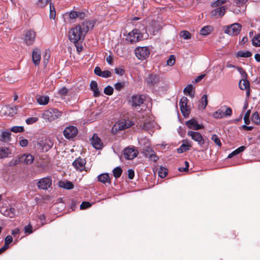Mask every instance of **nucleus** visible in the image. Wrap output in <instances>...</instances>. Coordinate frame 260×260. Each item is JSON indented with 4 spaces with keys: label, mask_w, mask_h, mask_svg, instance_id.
I'll use <instances>...</instances> for the list:
<instances>
[{
    "label": "nucleus",
    "mask_w": 260,
    "mask_h": 260,
    "mask_svg": "<svg viewBox=\"0 0 260 260\" xmlns=\"http://www.w3.org/2000/svg\"><path fill=\"white\" fill-rule=\"evenodd\" d=\"M96 22V20H85L70 29L69 31V39L75 45L80 41L82 42L87 34L93 29Z\"/></svg>",
    "instance_id": "f257e3e1"
},
{
    "label": "nucleus",
    "mask_w": 260,
    "mask_h": 260,
    "mask_svg": "<svg viewBox=\"0 0 260 260\" xmlns=\"http://www.w3.org/2000/svg\"><path fill=\"white\" fill-rule=\"evenodd\" d=\"M143 95L142 94L134 95L131 98L132 106L138 112H145L146 114L151 112V108L144 103Z\"/></svg>",
    "instance_id": "f03ea898"
},
{
    "label": "nucleus",
    "mask_w": 260,
    "mask_h": 260,
    "mask_svg": "<svg viewBox=\"0 0 260 260\" xmlns=\"http://www.w3.org/2000/svg\"><path fill=\"white\" fill-rule=\"evenodd\" d=\"M135 52L136 57L141 60L148 58L150 54V51L147 47H138L135 49Z\"/></svg>",
    "instance_id": "7ed1b4c3"
},
{
    "label": "nucleus",
    "mask_w": 260,
    "mask_h": 260,
    "mask_svg": "<svg viewBox=\"0 0 260 260\" xmlns=\"http://www.w3.org/2000/svg\"><path fill=\"white\" fill-rule=\"evenodd\" d=\"M241 29V25L237 23L228 26L224 29V32L230 36H237Z\"/></svg>",
    "instance_id": "20e7f679"
},
{
    "label": "nucleus",
    "mask_w": 260,
    "mask_h": 260,
    "mask_svg": "<svg viewBox=\"0 0 260 260\" xmlns=\"http://www.w3.org/2000/svg\"><path fill=\"white\" fill-rule=\"evenodd\" d=\"M52 180L50 177H46L40 179L37 183V186L40 189L46 190L51 186Z\"/></svg>",
    "instance_id": "39448f33"
},
{
    "label": "nucleus",
    "mask_w": 260,
    "mask_h": 260,
    "mask_svg": "<svg viewBox=\"0 0 260 260\" xmlns=\"http://www.w3.org/2000/svg\"><path fill=\"white\" fill-rule=\"evenodd\" d=\"M78 133V129L76 126L70 125L65 128L63 135L66 138L71 139L74 138Z\"/></svg>",
    "instance_id": "423d86ee"
},
{
    "label": "nucleus",
    "mask_w": 260,
    "mask_h": 260,
    "mask_svg": "<svg viewBox=\"0 0 260 260\" xmlns=\"http://www.w3.org/2000/svg\"><path fill=\"white\" fill-rule=\"evenodd\" d=\"M138 152L134 148H126L124 150V156L125 159L128 160L133 159L138 155Z\"/></svg>",
    "instance_id": "0eeeda50"
},
{
    "label": "nucleus",
    "mask_w": 260,
    "mask_h": 260,
    "mask_svg": "<svg viewBox=\"0 0 260 260\" xmlns=\"http://www.w3.org/2000/svg\"><path fill=\"white\" fill-rule=\"evenodd\" d=\"M187 135L194 141L198 142V144L202 146L205 143V141L202 136L199 132L189 131Z\"/></svg>",
    "instance_id": "6e6552de"
},
{
    "label": "nucleus",
    "mask_w": 260,
    "mask_h": 260,
    "mask_svg": "<svg viewBox=\"0 0 260 260\" xmlns=\"http://www.w3.org/2000/svg\"><path fill=\"white\" fill-rule=\"evenodd\" d=\"M188 99L186 97L183 96L180 100L179 105L182 114H188L190 112V108L187 105Z\"/></svg>",
    "instance_id": "1a4fd4ad"
},
{
    "label": "nucleus",
    "mask_w": 260,
    "mask_h": 260,
    "mask_svg": "<svg viewBox=\"0 0 260 260\" xmlns=\"http://www.w3.org/2000/svg\"><path fill=\"white\" fill-rule=\"evenodd\" d=\"M36 38V33L34 31L29 30L26 31L24 38V42L27 45H32Z\"/></svg>",
    "instance_id": "9d476101"
},
{
    "label": "nucleus",
    "mask_w": 260,
    "mask_h": 260,
    "mask_svg": "<svg viewBox=\"0 0 260 260\" xmlns=\"http://www.w3.org/2000/svg\"><path fill=\"white\" fill-rule=\"evenodd\" d=\"M86 160L84 158L78 157L73 162V166L77 170L80 171H82L85 170V165Z\"/></svg>",
    "instance_id": "9b49d317"
},
{
    "label": "nucleus",
    "mask_w": 260,
    "mask_h": 260,
    "mask_svg": "<svg viewBox=\"0 0 260 260\" xmlns=\"http://www.w3.org/2000/svg\"><path fill=\"white\" fill-rule=\"evenodd\" d=\"M92 146L96 149H101L102 148L103 145L96 134H94L90 140Z\"/></svg>",
    "instance_id": "f8f14e48"
},
{
    "label": "nucleus",
    "mask_w": 260,
    "mask_h": 260,
    "mask_svg": "<svg viewBox=\"0 0 260 260\" xmlns=\"http://www.w3.org/2000/svg\"><path fill=\"white\" fill-rule=\"evenodd\" d=\"M159 77L156 75L150 74L147 77V84L150 86H157L159 82Z\"/></svg>",
    "instance_id": "ddd939ff"
},
{
    "label": "nucleus",
    "mask_w": 260,
    "mask_h": 260,
    "mask_svg": "<svg viewBox=\"0 0 260 260\" xmlns=\"http://www.w3.org/2000/svg\"><path fill=\"white\" fill-rule=\"evenodd\" d=\"M143 154L145 157L150 158L154 162L158 159V157L155 154L154 151L150 147H146L144 149Z\"/></svg>",
    "instance_id": "4468645a"
},
{
    "label": "nucleus",
    "mask_w": 260,
    "mask_h": 260,
    "mask_svg": "<svg viewBox=\"0 0 260 260\" xmlns=\"http://www.w3.org/2000/svg\"><path fill=\"white\" fill-rule=\"evenodd\" d=\"M143 37V36L135 34V32H134V31L132 30L131 32L128 33L126 40L130 42L131 44H133L138 42L140 40H142Z\"/></svg>",
    "instance_id": "2eb2a0df"
},
{
    "label": "nucleus",
    "mask_w": 260,
    "mask_h": 260,
    "mask_svg": "<svg viewBox=\"0 0 260 260\" xmlns=\"http://www.w3.org/2000/svg\"><path fill=\"white\" fill-rule=\"evenodd\" d=\"M225 6L217 7L215 9L211 12V15L212 17L218 18L222 17L225 14Z\"/></svg>",
    "instance_id": "dca6fc26"
},
{
    "label": "nucleus",
    "mask_w": 260,
    "mask_h": 260,
    "mask_svg": "<svg viewBox=\"0 0 260 260\" xmlns=\"http://www.w3.org/2000/svg\"><path fill=\"white\" fill-rule=\"evenodd\" d=\"M41 58V51L38 48H35L33 50L32 53V59L34 63L36 66L40 64Z\"/></svg>",
    "instance_id": "f3484780"
},
{
    "label": "nucleus",
    "mask_w": 260,
    "mask_h": 260,
    "mask_svg": "<svg viewBox=\"0 0 260 260\" xmlns=\"http://www.w3.org/2000/svg\"><path fill=\"white\" fill-rule=\"evenodd\" d=\"M21 163L30 165L34 160V157L30 154H24L20 156Z\"/></svg>",
    "instance_id": "a211bd4d"
},
{
    "label": "nucleus",
    "mask_w": 260,
    "mask_h": 260,
    "mask_svg": "<svg viewBox=\"0 0 260 260\" xmlns=\"http://www.w3.org/2000/svg\"><path fill=\"white\" fill-rule=\"evenodd\" d=\"M185 124L188 128H193L195 130H199L203 127L201 125L197 123V121L194 119H191L186 121Z\"/></svg>",
    "instance_id": "6ab92c4d"
},
{
    "label": "nucleus",
    "mask_w": 260,
    "mask_h": 260,
    "mask_svg": "<svg viewBox=\"0 0 260 260\" xmlns=\"http://www.w3.org/2000/svg\"><path fill=\"white\" fill-rule=\"evenodd\" d=\"M90 89L93 92L94 97H98L100 95V91L99 89L98 84L96 81L92 80L90 83Z\"/></svg>",
    "instance_id": "aec40b11"
},
{
    "label": "nucleus",
    "mask_w": 260,
    "mask_h": 260,
    "mask_svg": "<svg viewBox=\"0 0 260 260\" xmlns=\"http://www.w3.org/2000/svg\"><path fill=\"white\" fill-rule=\"evenodd\" d=\"M135 32V34H138L143 36L144 32L146 31L145 26L141 23H138L136 25V28L133 30Z\"/></svg>",
    "instance_id": "412c9836"
},
{
    "label": "nucleus",
    "mask_w": 260,
    "mask_h": 260,
    "mask_svg": "<svg viewBox=\"0 0 260 260\" xmlns=\"http://www.w3.org/2000/svg\"><path fill=\"white\" fill-rule=\"evenodd\" d=\"M183 92L186 95L193 98L194 95V91L192 84H188L184 89Z\"/></svg>",
    "instance_id": "4be33fe9"
},
{
    "label": "nucleus",
    "mask_w": 260,
    "mask_h": 260,
    "mask_svg": "<svg viewBox=\"0 0 260 260\" xmlns=\"http://www.w3.org/2000/svg\"><path fill=\"white\" fill-rule=\"evenodd\" d=\"M98 181L106 184V183H108L109 184L111 183L110 179L109 177V175L108 173H103L101 175H99L98 177Z\"/></svg>",
    "instance_id": "5701e85b"
},
{
    "label": "nucleus",
    "mask_w": 260,
    "mask_h": 260,
    "mask_svg": "<svg viewBox=\"0 0 260 260\" xmlns=\"http://www.w3.org/2000/svg\"><path fill=\"white\" fill-rule=\"evenodd\" d=\"M58 185L60 187L67 189H71L74 188V184L69 181H60L58 182Z\"/></svg>",
    "instance_id": "b1692460"
},
{
    "label": "nucleus",
    "mask_w": 260,
    "mask_h": 260,
    "mask_svg": "<svg viewBox=\"0 0 260 260\" xmlns=\"http://www.w3.org/2000/svg\"><path fill=\"white\" fill-rule=\"evenodd\" d=\"M5 216L10 218H14L16 216V210L14 208H7L3 213Z\"/></svg>",
    "instance_id": "393cba45"
},
{
    "label": "nucleus",
    "mask_w": 260,
    "mask_h": 260,
    "mask_svg": "<svg viewBox=\"0 0 260 260\" xmlns=\"http://www.w3.org/2000/svg\"><path fill=\"white\" fill-rule=\"evenodd\" d=\"M232 110L230 107L226 106H221L218 110L216 111L214 114H232Z\"/></svg>",
    "instance_id": "a878e982"
},
{
    "label": "nucleus",
    "mask_w": 260,
    "mask_h": 260,
    "mask_svg": "<svg viewBox=\"0 0 260 260\" xmlns=\"http://www.w3.org/2000/svg\"><path fill=\"white\" fill-rule=\"evenodd\" d=\"M11 154V151L9 148L0 147V158L7 157Z\"/></svg>",
    "instance_id": "bb28decb"
},
{
    "label": "nucleus",
    "mask_w": 260,
    "mask_h": 260,
    "mask_svg": "<svg viewBox=\"0 0 260 260\" xmlns=\"http://www.w3.org/2000/svg\"><path fill=\"white\" fill-rule=\"evenodd\" d=\"M208 103L207 96L203 95L201 100L199 102L198 108L199 109H204L207 106Z\"/></svg>",
    "instance_id": "cd10ccee"
},
{
    "label": "nucleus",
    "mask_w": 260,
    "mask_h": 260,
    "mask_svg": "<svg viewBox=\"0 0 260 260\" xmlns=\"http://www.w3.org/2000/svg\"><path fill=\"white\" fill-rule=\"evenodd\" d=\"M37 100L40 105H45L48 103L49 97L47 95H42L38 97Z\"/></svg>",
    "instance_id": "c85d7f7f"
},
{
    "label": "nucleus",
    "mask_w": 260,
    "mask_h": 260,
    "mask_svg": "<svg viewBox=\"0 0 260 260\" xmlns=\"http://www.w3.org/2000/svg\"><path fill=\"white\" fill-rule=\"evenodd\" d=\"M213 30V28L211 26L207 25L203 27L200 30V34L203 36H207L211 33Z\"/></svg>",
    "instance_id": "c756f323"
},
{
    "label": "nucleus",
    "mask_w": 260,
    "mask_h": 260,
    "mask_svg": "<svg viewBox=\"0 0 260 260\" xmlns=\"http://www.w3.org/2000/svg\"><path fill=\"white\" fill-rule=\"evenodd\" d=\"M11 140V133L9 131H4L2 134V140L8 142Z\"/></svg>",
    "instance_id": "7c9ffc66"
},
{
    "label": "nucleus",
    "mask_w": 260,
    "mask_h": 260,
    "mask_svg": "<svg viewBox=\"0 0 260 260\" xmlns=\"http://www.w3.org/2000/svg\"><path fill=\"white\" fill-rule=\"evenodd\" d=\"M191 147L190 145L188 144H182L180 147L177 149V152L179 153H182L188 150H189V148Z\"/></svg>",
    "instance_id": "2f4dec72"
},
{
    "label": "nucleus",
    "mask_w": 260,
    "mask_h": 260,
    "mask_svg": "<svg viewBox=\"0 0 260 260\" xmlns=\"http://www.w3.org/2000/svg\"><path fill=\"white\" fill-rule=\"evenodd\" d=\"M167 174L168 171L166 168L161 166L159 168L158 170V174L160 177L164 178L167 176Z\"/></svg>",
    "instance_id": "473e14b6"
},
{
    "label": "nucleus",
    "mask_w": 260,
    "mask_h": 260,
    "mask_svg": "<svg viewBox=\"0 0 260 260\" xmlns=\"http://www.w3.org/2000/svg\"><path fill=\"white\" fill-rule=\"evenodd\" d=\"M43 119L46 121L51 122L58 118V115H42Z\"/></svg>",
    "instance_id": "72a5a7b5"
},
{
    "label": "nucleus",
    "mask_w": 260,
    "mask_h": 260,
    "mask_svg": "<svg viewBox=\"0 0 260 260\" xmlns=\"http://www.w3.org/2000/svg\"><path fill=\"white\" fill-rule=\"evenodd\" d=\"M252 43L253 46L260 47V34H258L253 37L252 40Z\"/></svg>",
    "instance_id": "f704fd0d"
},
{
    "label": "nucleus",
    "mask_w": 260,
    "mask_h": 260,
    "mask_svg": "<svg viewBox=\"0 0 260 260\" xmlns=\"http://www.w3.org/2000/svg\"><path fill=\"white\" fill-rule=\"evenodd\" d=\"M122 172V170L120 167H117L113 170V176L115 178L120 177Z\"/></svg>",
    "instance_id": "c9c22d12"
},
{
    "label": "nucleus",
    "mask_w": 260,
    "mask_h": 260,
    "mask_svg": "<svg viewBox=\"0 0 260 260\" xmlns=\"http://www.w3.org/2000/svg\"><path fill=\"white\" fill-rule=\"evenodd\" d=\"M56 16V11L54 6L52 3H50V19H54Z\"/></svg>",
    "instance_id": "e433bc0d"
},
{
    "label": "nucleus",
    "mask_w": 260,
    "mask_h": 260,
    "mask_svg": "<svg viewBox=\"0 0 260 260\" xmlns=\"http://www.w3.org/2000/svg\"><path fill=\"white\" fill-rule=\"evenodd\" d=\"M180 36L185 40H188L191 38V34L187 30H182L180 33Z\"/></svg>",
    "instance_id": "4c0bfd02"
},
{
    "label": "nucleus",
    "mask_w": 260,
    "mask_h": 260,
    "mask_svg": "<svg viewBox=\"0 0 260 260\" xmlns=\"http://www.w3.org/2000/svg\"><path fill=\"white\" fill-rule=\"evenodd\" d=\"M243 151H244V146L240 147L239 148H237V149L233 151L232 153L229 154L228 157L229 158H232L234 155L239 154L240 152H242Z\"/></svg>",
    "instance_id": "58836bf2"
},
{
    "label": "nucleus",
    "mask_w": 260,
    "mask_h": 260,
    "mask_svg": "<svg viewBox=\"0 0 260 260\" xmlns=\"http://www.w3.org/2000/svg\"><path fill=\"white\" fill-rule=\"evenodd\" d=\"M125 119H122L119 121L117 122L115 125L116 127V129L118 128V130H123L124 129L122 128V127H125Z\"/></svg>",
    "instance_id": "ea45409f"
},
{
    "label": "nucleus",
    "mask_w": 260,
    "mask_h": 260,
    "mask_svg": "<svg viewBox=\"0 0 260 260\" xmlns=\"http://www.w3.org/2000/svg\"><path fill=\"white\" fill-rule=\"evenodd\" d=\"M24 130V127L20 126H14L11 128V131L15 133L23 132Z\"/></svg>",
    "instance_id": "a19ab883"
},
{
    "label": "nucleus",
    "mask_w": 260,
    "mask_h": 260,
    "mask_svg": "<svg viewBox=\"0 0 260 260\" xmlns=\"http://www.w3.org/2000/svg\"><path fill=\"white\" fill-rule=\"evenodd\" d=\"M245 76L247 77V74L245 72V90L246 91L247 96H249L250 92V83L246 79Z\"/></svg>",
    "instance_id": "79ce46f5"
},
{
    "label": "nucleus",
    "mask_w": 260,
    "mask_h": 260,
    "mask_svg": "<svg viewBox=\"0 0 260 260\" xmlns=\"http://www.w3.org/2000/svg\"><path fill=\"white\" fill-rule=\"evenodd\" d=\"M250 115H245V131H251L253 128L252 126H247V124H249L248 119Z\"/></svg>",
    "instance_id": "37998d69"
},
{
    "label": "nucleus",
    "mask_w": 260,
    "mask_h": 260,
    "mask_svg": "<svg viewBox=\"0 0 260 260\" xmlns=\"http://www.w3.org/2000/svg\"><path fill=\"white\" fill-rule=\"evenodd\" d=\"M104 92L106 95H111L113 93V88L110 85H108L104 88Z\"/></svg>",
    "instance_id": "c03bdc74"
},
{
    "label": "nucleus",
    "mask_w": 260,
    "mask_h": 260,
    "mask_svg": "<svg viewBox=\"0 0 260 260\" xmlns=\"http://www.w3.org/2000/svg\"><path fill=\"white\" fill-rule=\"evenodd\" d=\"M53 145V142L50 139H49L46 141L44 144L43 147L45 149L46 151H47L52 148Z\"/></svg>",
    "instance_id": "a18cd8bd"
},
{
    "label": "nucleus",
    "mask_w": 260,
    "mask_h": 260,
    "mask_svg": "<svg viewBox=\"0 0 260 260\" xmlns=\"http://www.w3.org/2000/svg\"><path fill=\"white\" fill-rule=\"evenodd\" d=\"M228 0H217L214 2L212 4V7H220L221 5L226 3Z\"/></svg>",
    "instance_id": "49530a36"
},
{
    "label": "nucleus",
    "mask_w": 260,
    "mask_h": 260,
    "mask_svg": "<svg viewBox=\"0 0 260 260\" xmlns=\"http://www.w3.org/2000/svg\"><path fill=\"white\" fill-rule=\"evenodd\" d=\"M211 140L219 147L221 146V143L220 139L216 135H212Z\"/></svg>",
    "instance_id": "de8ad7c7"
},
{
    "label": "nucleus",
    "mask_w": 260,
    "mask_h": 260,
    "mask_svg": "<svg viewBox=\"0 0 260 260\" xmlns=\"http://www.w3.org/2000/svg\"><path fill=\"white\" fill-rule=\"evenodd\" d=\"M66 15H68L70 19H75L76 18L77 11H71L67 12Z\"/></svg>",
    "instance_id": "09e8293b"
},
{
    "label": "nucleus",
    "mask_w": 260,
    "mask_h": 260,
    "mask_svg": "<svg viewBox=\"0 0 260 260\" xmlns=\"http://www.w3.org/2000/svg\"><path fill=\"white\" fill-rule=\"evenodd\" d=\"M175 62V58L174 55H171L170 56L169 58L167 61V64L168 66H172L174 64Z\"/></svg>",
    "instance_id": "8fccbe9b"
},
{
    "label": "nucleus",
    "mask_w": 260,
    "mask_h": 260,
    "mask_svg": "<svg viewBox=\"0 0 260 260\" xmlns=\"http://www.w3.org/2000/svg\"><path fill=\"white\" fill-rule=\"evenodd\" d=\"M252 121L255 124L258 125L260 124V116L259 115H252L251 117Z\"/></svg>",
    "instance_id": "3c124183"
},
{
    "label": "nucleus",
    "mask_w": 260,
    "mask_h": 260,
    "mask_svg": "<svg viewBox=\"0 0 260 260\" xmlns=\"http://www.w3.org/2000/svg\"><path fill=\"white\" fill-rule=\"evenodd\" d=\"M125 86L124 82H117L114 84V88L116 90L120 91Z\"/></svg>",
    "instance_id": "603ef678"
},
{
    "label": "nucleus",
    "mask_w": 260,
    "mask_h": 260,
    "mask_svg": "<svg viewBox=\"0 0 260 260\" xmlns=\"http://www.w3.org/2000/svg\"><path fill=\"white\" fill-rule=\"evenodd\" d=\"M226 67L229 68H236L238 70V71L239 72V73L241 74V75H243V74H244V71L242 68L236 67V66H235L232 64L229 63H227Z\"/></svg>",
    "instance_id": "864d4df0"
},
{
    "label": "nucleus",
    "mask_w": 260,
    "mask_h": 260,
    "mask_svg": "<svg viewBox=\"0 0 260 260\" xmlns=\"http://www.w3.org/2000/svg\"><path fill=\"white\" fill-rule=\"evenodd\" d=\"M51 0H38V5L40 7H45Z\"/></svg>",
    "instance_id": "5fc2aeb1"
},
{
    "label": "nucleus",
    "mask_w": 260,
    "mask_h": 260,
    "mask_svg": "<svg viewBox=\"0 0 260 260\" xmlns=\"http://www.w3.org/2000/svg\"><path fill=\"white\" fill-rule=\"evenodd\" d=\"M38 120V118L37 117H30L26 119L25 122L27 124H31L36 122H37Z\"/></svg>",
    "instance_id": "6e6d98bb"
},
{
    "label": "nucleus",
    "mask_w": 260,
    "mask_h": 260,
    "mask_svg": "<svg viewBox=\"0 0 260 260\" xmlns=\"http://www.w3.org/2000/svg\"><path fill=\"white\" fill-rule=\"evenodd\" d=\"M91 204L90 203L88 202H83L80 205V207L81 209H85L91 207Z\"/></svg>",
    "instance_id": "4d7b16f0"
},
{
    "label": "nucleus",
    "mask_w": 260,
    "mask_h": 260,
    "mask_svg": "<svg viewBox=\"0 0 260 260\" xmlns=\"http://www.w3.org/2000/svg\"><path fill=\"white\" fill-rule=\"evenodd\" d=\"M19 163H21V161H20V156H18L16 158L12 159L10 162V165L12 166H15V165L19 164Z\"/></svg>",
    "instance_id": "13d9d810"
},
{
    "label": "nucleus",
    "mask_w": 260,
    "mask_h": 260,
    "mask_svg": "<svg viewBox=\"0 0 260 260\" xmlns=\"http://www.w3.org/2000/svg\"><path fill=\"white\" fill-rule=\"evenodd\" d=\"M68 89L66 87H63L59 90L58 93V94H59L60 95L63 96V95H66L68 93Z\"/></svg>",
    "instance_id": "bf43d9fd"
},
{
    "label": "nucleus",
    "mask_w": 260,
    "mask_h": 260,
    "mask_svg": "<svg viewBox=\"0 0 260 260\" xmlns=\"http://www.w3.org/2000/svg\"><path fill=\"white\" fill-rule=\"evenodd\" d=\"M86 17L85 13L81 11H77L76 18H79L80 19H84Z\"/></svg>",
    "instance_id": "052dcab7"
},
{
    "label": "nucleus",
    "mask_w": 260,
    "mask_h": 260,
    "mask_svg": "<svg viewBox=\"0 0 260 260\" xmlns=\"http://www.w3.org/2000/svg\"><path fill=\"white\" fill-rule=\"evenodd\" d=\"M185 163V167H180L178 169L179 171L180 172H187L188 171V167H189V163L188 161H185L184 162Z\"/></svg>",
    "instance_id": "680f3d73"
},
{
    "label": "nucleus",
    "mask_w": 260,
    "mask_h": 260,
    "mask_svg": "<svg viewBox=\"0 0 260 260\" xmlns=\"http://www.w3.org/2000/svg\"><path fill=\"white\" fill-rule=\"evenodd\" d=\"M111 72H110L109 71L106 70V71H102V73L101 77L106 78L111 77Z\"/></svg>",
    "instance_id": "e2e57ef3"
},
{
    "label": "nucleus",
    "mask_w": 260,
    "mask_h": 260,
    "mask_svg": "<svg viewBox=\"0 0 260 260\" xmlns=\"http://www.w3.org/2000/svg\"><path fill=\"white\" fill-rule=\"evenodd\" d=\"M94 72L95 75L101 77L102 73V71L99 67H96L94 68Z\"/></svg>",
    "instance_id": "0e129e2a"
},
{
    "label": "nucleus",
    "mask_w": 260,
    "mask_h": 260,
    "mask_svg": "<svg viewBox=\"0 0 260 260\" xmlns=\"http://www.w3.org/2000/svg\"><path fill=\"white\" fill-rule=\"evenodd\" d=\"M114 71L116 74H118L120 76H122L124 73V70L121 68H115Z\"/></svg>",
    "instance_id": "69168bd1"
},
{
    "label": "nucleus",
    "mask_w": 260,
    "mask_h": 260,
    "mask_svg": "<svg viewBox=\"0 0 260 260\" xmlns=\"http://www.w3.org/2000/svg\"><path fill=\"white\" fill-rule=\"evenodd\" d=\"M134 124V123L133 121H130L129 120H126V123L125 124V127H122V128L126 129L127 128H129V127H131L132 125H133Z\"/></svg>",
    "instance_id": "338daca9"
},
{
    "label": "nucleus",
    "mask_w": 260,
    "mask_h": 260,
    "mask_svg": "<svg viewBox=\"0 0 260 260\" xmlns=\"http://www.w3.org/2000/svg\"><path fill=\"white\" fill-rule=\"evenodd\" d=\"M32 226L31 225L28 224L24 227V231L25 233L31 234L32 231L31 230Z\"/></svg>",
    "instance_id": "774afa93"
}]
</instances>
